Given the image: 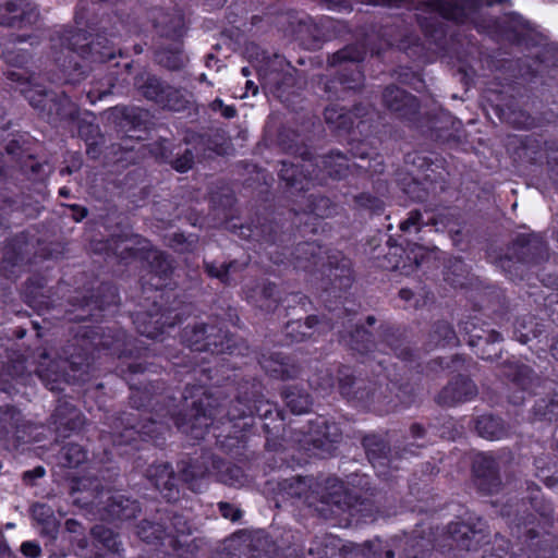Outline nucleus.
I'll use <instances>...</instances> for the list:
<instances>
[{"mask_svg":"<svg viewBox=\"0 0 558 558\" xmlns=\"http://www.w3.org/2000/svg\"><path fill=\"white\" fill-rule=\"evenodd\" d=\"M502 0H432L426 3V11L456 22H464L470 13L483 4H494Z\"/></svg>","mask_w":558,"mask_h":558,"instance_id":"f257e3e1","label":"nucleus"},{"mask_svg":"<svg viewBox=\"0 0 558 558\" xmlns=\"http://www.w3.org/2000/svg\"><path fill=\"white\" fill-rule=\"evenodd\" d=\"M37 10L26 0H10L0 4V24L14 25L16 22L32 23L37 19Z\"/></svg>","mask_w":558,"mask_h":558,"instance_id":"f03ea898","label":"nucleus"},{"mask_svg":"<svg viewBox=\"0 0 558 558\" xmlns=\"http://www.w3.org/2000/svg\"><path fill=\"white\" fill-rule=\"evenodd\" d=\"M476 395L475 385L468 378H458L450 383L438 397L439 403L452 405L471 400Z\"/></svg>","mask_w":558,"mask_h":558,"instance_id":"7ed1b4c3","label":"nucleus"},{"mask_svg":"<svg viewBox=\"0 0 558 558\" xmlns=\"http://www.w3.org/2000/svg\"><path fill=\"white\" fill-rule=\"evenodd\" d=\"M143 95L150 100H154L163 107L171 110H180L181 106L174 101L178 92L170 87H165L157 77H148L146 84L142 87Z\"/></svg>","mask_w":558,"mask_h":558,"instance_id":"20e7f679","label":"nucleus"},{"mask_svg":"<svg viewBox=\"0 0 558 558\" xmlns=\"http://www.w3.org/2000/svg\"><path fill=\"white\" fill-rule=\"evenodd\" d=\"M291 70L284 58L276 56L265 69L258 70V75L265 87L272 88L284 83L288 76H291Z\"/></svg>","mask_w":558,"mask_h":558,"instance_id":"39448f33","label":"nucleus"},{"mask_svg":"<svg viewBox=\"0 0 558 558\" xmlns=\"http://www.w3.org/2000/svg\"><path fill=\"white\" fill-rule=\"evenodd\" d=\"M384 101L388 108L400 112L403 117L416 112L418 108L415 97L395 86L388 87L385 90Z\"/></svg>","mask_w":558,"mask_h":558,"instance_id":"423d86ee","label":"nucleus"},{"mask_svg":"<svg viewBox=\"0 0 558 558\" xmlns=\"http://www.w3.org/2000/svg\"><path fill=\"white\" fill-rule=\"evenodd\" d=\"M214 328H210V332H208V328L205 325L195 326L193 330V335L191 337L185 333V339L191 347H195L196 350H206L211 349L217 351L225 350V344L222 340H218V337L214 335ZM229 345H226V349H229Z\"/></svg>","mask_w":558,"mask_h":558,"instance_id":"0eeeda50","label":"nucleus"},{"mask_svg":"<svg viewBox=\"0 0 558 558\" xmlns=\"http://www.w3.org/2000/svg\"><path fill=\"white\" fill-rule=\"evenodd\" d=\"M147 476L151 480L155 486L160 490H168L166 494L167 498L172 497L173 484V471L168 463H159L153 465L147 471Z\"/></svg>","mask_w":558,"mask_h":558,"instance_id":"6e6552de","label":"nucleus"},{"mask_svg":"<svg viewBox=\"0 0 558 558\" xmlns=\"http://www.w3.org/2000/svg\"><path fill=\"white\" fill-rule=\"evenodd\" d=\"M174 423L178 427L184 428V430L190 433L194 438H203L206 430L213 425L214 418L211 417V413H201V410L196 409V413L193 415L190 426L185 427L186 424L180 418H175Z\"/></svg>","mask_w":558,"mask_h":558,"instance_id":"1a4fd4ad","label":"nucleus"},{"mask_svg":"<svg viewBox=\"0 0 558 558\" xmlns=\"http://www.w3.org/2000/svg\"><path fill=\"white\" fill-rule=\"evenodd\" d=\"M32 513L35 521L41 526L40 533L54 537L59 524L52 510L45 505H36L33 507Z\"/></svg>","mask_w":558,"mask_h":558,"instance_id":"9d476101","label":"nucleus"},{"mask_svg":"<svg viewBox=\"0 0 558 558\" xmlns=\"http://www.w3.org/2000/svg\"><path fill=\"white\" fill-rule=\"evenodd\" d=\"M449 538L457 544V547L470 550L474 546L472 541L475 539L476 543L480 542L477 538V533L472 531L464 523H453L449 526Z\"/></svg>","mask_w":558,"mask_h":558,"instance_id":"9b49d317","label":"nucleus"},{"mask_svg":"<svg viewBox=\"0 0 558 558\" xmlns=\"http://www.w3.org/2000/svg\"><path fill=\"white\" fill-rule=\"evenodd\" d=\"M316 165L323 167L324 171L333 178L344 177L349 167L347 157L339 153L319 158Z\"/></svg>","mask_w":558,"mask_h":558,"instance_id":"f8f14e48","label":"nucleus"},{"mask_svg":"<svg viewBox=\"0 0 558 558\" xmlns=\"http://www.w3.org/2000/svg\"><path fill=\"white\" fill-rule=\"evenodd\" d=\"M316 425H317V427H324L325 430L324 432H320V430L315 432L316 434L312 436V441L317 447L327 446V450H330V447L328 446V444L331 445V444L337 442L340 437L338 427L335 424H331V425L327 424V422L325 420H319L316 423Z\"/></svg>","mask_w":558,"mask_h":558,"instance_id":"ddd939ff","label":"nucleus"},{"mask_svg":"<svg viewBox=\"0 0 558 558\" xmlns=\"http://www.w3.org/2000/svg\"><path fill=\"white\" fill-rule=\"evenodd\" d=\"M478 434L487 439H499L505 435L500 421L493 416H482L476 423Z\"/></svg>","mask_w":558,"mask_h":558,"instance_id":"4468645a","label":"nucleus"},{"mask_svg":"<svg viewBox=\"0 0 558 558\" xmlns=\"http://www.w3.org/2000/svg\"><path fill=\"white\" fill-rule=\"evenodd\" d=\"M284 401L287 407L296 414L304 413L308 410L311 405V400L308 395L296 392L293 390H288L284 392Z\"/></svg>","mask_w":558,"mask_h":558,"instance_id":"2eb2a0df","label":"nucleus"},{"mask_svg":"<svg viewBox=\"0 0 558 558\" xmlns=\"http://www.w3.org/2000/svg\"><path fill=\"white\" fill-rule=\"evenodd\" d=\"M137 506L134 501H130L129 499L122 500V498L119 497V500L114 499L110 505L109 513L111 517L118 519H130L134 515Z\"/></svg>","mask_w":558,"mask_h":558,"instance_id":"dca6fc26","label":"nucleus"},{"mask_svg":"<svg viewBox=\"0 0 558 558\" xmlns=\"http://www.w3.org/2000/svg\"><path fill=\"white\" fill-rule=\"evenodd\" d=\"M137 535L144 542L153 543L162 538L163 530L159 524L145 521L138 525Z\"/></svg>","mask_w":558,"mask_h":558,"instance_id":"f3484780","label":"nucleus"},{"mask_svg":"<svg viewBox=\"0 0 558 558\" xmlns=\"http://www.w3.org/2000/svg\"><path fill=\"white\" fill-rule=\"evenodd\" d=\"M62 454L69 468H76L86 460V452L76 444L68 445Z\"/></svg>","mask_w":558,"mask_h":558,"instance_id":"a211bd4d","label":"nucleus"},{"mask_svg":"<svg viewBox=\"0 0 558 558\" xmlns=\"http://www.w3.org/2000/svg\"><path fill=\"white\" fill-rule=\"evenodd\" d=\"M92 534L106 548L112 551H118V541L111 530H108L102 525H96L93 527Z\"/></svg>","mask_w":558,"mask_h":558,"instance_id":"6ab92c4d","label":"nucleus"},{"mask_svg":"<svg viewBox=\"0 0 558 558\" xmlns=\"http://www.w3.org/2000/svg\"><path fill=\"white\" fill-rule=\"evenodd\" d=\"M157 58L161 64L172 70L181 68L184 62L178 43L175 44L174 50L170 51L169 54L166 51H159Z\"/></svg>","mask_w":558,"mask_h":558,"instance_id":"aec40b11","label":"nucleus"},{"mask_svg":"<svg viewBox=\"0 0 558 558\" xmlns=\"http://www.w3.org/2000/svg\"><path fill=\"white\" fill-rule=\"evenodd\" d=\"M327 489L330 490L327 494L323 495V500L326 504H335L340 505L341 496L343 493V484L337 478H329L326 482Z\"/></svg>","mask_w":558,"mask_h":558,"instance_id":"412c9836","label":"nucleus"},{"mask_svg":"<svg viewBox=\"0 0 558 558\" xmlns=\"http://www.w3.org/2000/svg\"><path fill=\"white\" fill-rule=\"evenodd\" d=\"M22 93L35 108H46L47 102L51 100L50 96L43 89L22 88Z\"/></svg>","mask_w":558,"mask_h":558,"instance_id":"4be33fe9","label":"nucleus"},{"mask_svg":"<svg viewBox=\"0 0 558 558\" xmlns=\"http://www.w3.org/2000/svg\"><path fill=\"white\" fill-rule=\"evenodd\" d=\"M325 119L328 124L337 129L347 128L349 120L348 116L342 112V109L338 110L335 106L326 108Z\"/></svg>","mask_w":558,"mask_h":558,"instance_id":"5701e85b","label":"nucleus"},{"mask_svg":"<svg viewBox=\"0 0 558 558\" xmlns=\"http://www.w3.org/2000/svg\"><path fill=\"white\" fill-rule=\"evenodd\" d=\"M263 366L267 372L271 373L272 376L280 377L282 379L291 378L295 374L294 367L283 362L276 361L274 366L264 362Z\"/></svg>","mask_w":558,"mask_h":558,"instance_id":"b1692460","label":"nucleus"},{"mask_svg":"<svg viewBox=\"0 0 558 558\" xmlns=\"http://www.w3.org/2000/svg\"><path fill=\"white\" fill-rule=\"evenodd\" d=\"M235 268L234 263H230L228 265L221 264L219 266H216L214 264H207L206 269L207 272L216 278H219L222 282H229V277L232 270Z\"/></svg>","mask_w":558,"mask_h":558,"instance_id":"393cba45","label":"nucleus"},{"mask_svg":"<svg viewBox=\"0 0 558 558\" xmlns=\"http://www.w3.org/2000/svg\"><path fill=\"white\" fill-rule=\"evenodd\" d=\"M225 484L230 486H241L244 483V475L240 468L229 466L227 472L221 474L220 478Z\"/></svg>","mask_w":558,"mask_h":558,"instance_id":"a878e982","label":"nucleus"},{"mask_svg":"<svg viewBox=\"0 0 558 558\" xmlns=\"http://www.w3.org/2000/svg\"><path fill=\"white\" fill-rule=\"evenodd\" d=\"M280 177L288 182L289 185L294 186L301 183V180L295 175V167L293 165L282 163Z\"/></svg>","mask_w":558,"mask_h":558,"instance_id":"bb28decb","label":"nucleus"},{"mask_svg":"<svg viewBox=\"0 0 558 558\" xmlns=\"http://www.w3.org/2000/svg\"><path fill=\"white\" fill-rule=\"evenodd\" d=\"M421 213L411 211L408 219L400 223V229L402 231H410L412 228H415V230L418 231L421 227Z\"/></svg>","mask_w":558,"mask_h":558,"instance_id":"cd10ccee","label":"nucleus"},{"mask_svg":"<svg viewBox=\"0 0 558 558\" xmlns=\"http://www.w3.org/2000/svg\"><path fill=\"white\" fill-rule=\"evenodd\" d=\"M219 509L221 515L226 519H230L231 521H236L241 517V511L232 505L220 502Z\"/></svg>","mask_w":558,"mask_h":558,"instance_id":"c85d7f7f","label":"nucleus"},{"mask_svg":"<svg viewBox=\"0 0 558 558\" xmlns=\"http://www.w3.org/2000/svg\"><path fill=\"white\" fill-rule=\"evenodd\" d=\"M439 336L441 337L442 345L454 344L456 335L452 328L446 324H442L438 328Z\"/></svg>","mask_w":558,"mask_h":558,"instance_id":"c756f323","label":"nucleus"},{"mask_svg":"<svg viewBox=\"0 0 558 558\" xmlns=\"http://www.w3.org/2000/svg\"><path fill=\"white\" fill-rule=\"evenodd\" d=\"M310 383L311 386H313L315 389H322L324 392H327L329 389L333 387V380L328 373L324 374V376L322 377V383L315 378L311 379Z\"/></svg>","mask_w":558,"mask_h":558,"instance_id":"7c9ffc66","label":"nucleus"},{"mask_svg":"<svg viewBox=\"0 0 558 558\" xmlns=\"http://www.w3.org/2000/svg\"><path fill=\"white\" fill-rule=\"evenodd\" d=\"M21 550L26 557L31 558H37L41 553L39 545L34 542H24Z\"/></svg>","mask_w":558,"mask_h":558,"instance_id":"2f4dec72","label":"nucleus"},{"mask_svg":"<svg viewBox=\"0 0 558 558\" xmlns=\"http://www.w3.org/2000/svg\"><path fill=\"white\" fill-rule=\"evenodd\" d=\"M193 163V157L190 153L185 154L182 158H179L174 162V168L180 172L187 171Z\"/></svg>","mask_w":558,"mask_h":558,"instance_id":"473e14b6","label":"nucleus"},{"mask_svg":"<svg viewBox=\"0 0 558 558\" xmlns=\"http://www.w3.org/2000/svg\"><path fill=\"white\" fill-rule=\"evenodd\" d=\"M138 331L148 338H156L160 333L163 332L160 328H157V327L151 328L150 326H147V325H140Z\"/></svg>","mask_w":558,"mask_h":558,"instance_id":"72a5a7b5","label":"nucleus"},{"mask_svg":"<svg viewBox=\"0 0 558 558\" xmlns=\"http://www.w3.org/2000/svg\"><path fill=\"white\" fill-rule=\"evenodd\" d=\"M45 475V469L43 466H37L32 471H26L24 473V481L31 482L34 478H39Z\"/></svg>","mask_w":558,"mask_h":558,"instance_id":"f704fd0d","label":"nucleus"},{"mask_svg":"<svg viewBox=\"0 0 558 558\" xmlns=\"http://www.w3.org/2000/svg\"><path fill=\"white\" fill-rule=\"evenodd\" d=\"M513 22L517 24L518 28H515V32H518L519 36H523L525 32L529 31V23L524 21L521 16H513Z\"/></svg>","mask_w":558,"mask_h":558,"instance_id":"c9c22d12","label":"nucleus"},{"mask_svg":"<svg viewBox=\"0 0 558 558\" xmlns=\"http://www.w3.org/2000/svg\"><path fill=\"white\" fill-rule=\"evenodd\" d=\"M352 342L354 343L353 344V348L355 350H360V345H359V338L361 339H364V338H368V332L365 330V329H356V335H353L352 337Z\"/></svg>","mask_w":558,"mask_h":558,"instance_id":"e433bc0d","label":"nucleus"},{"mask_svg":"<svg viewBox=\"0 0 558 558\" xmlns=\"http://www.w3.org/2000/svg\"><path fill=\"white\" fill-rule=\"evenodd\" d=\"M316 322V318L315 317H308L304 324V327H306L307 329L312 328L313 327V324ZM294 326H296L298 328H301L303 327V325L301 324H292V325H289V328H291L292 330H294Z\"/></svg>","mask_w":558,"mask_h":558,"instance_id":"4c0bfd02","label":"nucleus"},{"mask_svg":"<svg viewBox=\"0 0 558 558\" xmlns=\"http://www.w3.org/2000/svg\"><path fill=\"white\" fill-rule=\"evenodd\" d=\"M221 113L225 118H233L235 116V109L231 106H225L222 109H221Z\"/></svg>","mask_w":558,"mask_h":558,"instance_id":"58836bf2","label":"nucleus"},{"mask_svg":"<svg viewBox=\"0 0 558 558\" xmlns=\"http://www.w3.org/2000/svg\"><path fill=\"white\" fill-rule=\"evenodd\" d=\"M336 57L341 60H345V59H351L354 61L359 60V57L351 56L349 50H342V51L338 52Z\"/></svg>","mask_w":558,"mask_h":558,"instance_id":"ea45409f","label":"nucleus"},{"mask_svg":"<svg viewBox=\"0 0 558 558\" xmlns=\"http://www.w3.org/2000/svg\"><path fill=\"white\" fill-rule=\"evenodd\" d=\"M248 90H251L252 95L257 94V86L252 81L246 82V93L242 97L247 96Z\"/></svg>","mask_w":558,"mask_h":558,"instance_id":"a19ab883","label":"nucleus"},{"mask_svg":"<svg viewBox=\"0 0 558 558\" xmlns=\"http://www.w3.org/2000/svg\"><path fill=\"white\" fill-rule=\"evenodd\" d=\"M302 252L304 253H311L313 256H314V252L316 250V246L312 243H306L305 245H303L301 248H300Z\"/></svg>","mask_w":558,"mask_h":558,"instance_id":"79ce46f5","label":"nucleus"},{"mask_svg":"<svg viewBox=\"0 0 558 558\" xmlns=\"http://www.w3.org/2000/svg\"><path fill=\"white\" fill-rule=\"evenodd\" d=\"M66 529L70 531V532H76V527H77V522L74 521V520H68L66 523Z\"/></svg>","mask_w":558,"mask_h":558,"instance_id":"37998d69","label":"nucleus"},{"mask_svg":"<svg viewBox=\"0 0 558 558\" xmlns=\"http://www.w3.org/2000/svg\"><path fill=\"white\" fill-rule=\"evenodd\" d=\"M213 109L214 110H217V109H222L225 107L223 102L221 99H216L213 101V105H211Z\"/></svg>","mask_w":558,"mask_h":558,"instance_id":"c03bdc74","label":"nucleus"},{"mask_svg":"<svg viewBox=\"0 0 558 558\" xmlns=\"http://www.w3.org/2000/svg\"><path fill=\"white\" fill-rule=\"evenodd\" d=\"M400 296H401L402 299H404V300H410V299H411V296H412V293H411V291H410V290H404V289H403V290H401V291H400Z\"/></svg>","mask_w":558,"mask_h":558,"instance_id":"a18cd8bd","label":"nucleus"},{"mask_svg":"<svg viewBox=\"0 0 558 558\" xmlns=\"http://www.w3.org/2000/svg\"><path fill=\"white\" fill-rule=\"evenodd\" d=\"M86 216V210L84 208L78 209V214L75 215V220L80 221Z\"/></svg>","mask_w":558,"mask_h":558,"instance_id":"49530a36","label":"nucleus"},{"mask_svg":"<svg viewBox=\"0 0 558 558\" xmlns=\"http://www.w3.org/2000/svg\"><path fill=\"white\" fill-rule=\"evenodd\" d=\"M153 256H154V259L156 260H161L163 263H166V259H165V256L162 253H159V252H154L153 253Z\"/></svg>","mask_w":558,"mask_h":558,"instance_id":"de8ad7c7","label":"nucleus"},{"mask_svg":"<svg viewBox=\"0 0 558 558\" xmlns=\"http://www.w3.org/2000/svg\"><path fill=\"white\" fill-rule=\"evenodd\" d=\"M481 459H482V461H483L484 463H486V464H487V468H488V470L490 471L492 465H493V461H492L490 459H488L487 457H482Z\"/></svg>","mask_w":558,"mask_h":558,"instance_id":"09e8293b","label":"nucleus"},{"mask_svg":"<svg viewBox=\"0 0 558 558\" xmlns=\"http://www.w3.org/2000/svg\"><path fill=\"white\" fill-rule=\"evenodd\" d=\"M38 375H39V377H40L43 380H46V379L48 378V376L44 373V371H43V369H39V371H38Z\"/></svg>","mask_w":558,"mask_h":558,"instance_id":"8fccbe9b","label":"nucleus"},{"mask_svg":"<svg viewBox=\"0 0 558 558\" xmlns=\"http://www.w3.org/2000/svg\"><path fill=\"white\" fill-rule=\"evenodd\" d=\"M59 193H60V195H62V196H68L69 191H68L65 187H62V189H60V192H59Z\"/></svg>","mask_w":558,"mask_h":558,"instance_id":"3c124183","label":"nucleus"},{"mask_svg":"<svg viewBox=\"0 0 558 558\" xmlns=\"http://www.w3.org/2000/svg\"><path fill=\"white\" fill-rule=\"evenodd\" d=\"M250 73H251V72H250L248 68H243V69H242V74H243V76H248V75H250Z\"/></svg>","mask_w":558,"mask_h":558,"instance_id":"603ef678","label":"nucleus"},{"mask_svg":"<svg viewBox=\"0 0 558 558\" xmlns=\"http://www.w3.org/2000/svg\"><path fill=\"white\" fill-rule=\"evenodd\" d=\"M415 263H416V266H421L423 264V256L421 257V259H418L417 255H415Z\"/></svg>","mask_w":558,"mask_h":558,"instance_id":"864d4df0","label":"nucleus"},{"mask_svg":"<svg viewBox=\"0 0 558 558\" xmlns=\"http://www.w3.org/2000/svg\"><path fill=\"white\" fill-rule=\"evenodd\" d=\"M386 556H387V558H392L393 553L391 550H387Z\"/></svg>","mask_w":558,"mask_h":558,"instance_id":"5fc2aeb1","label":"nucleus"},{"mask_svg":"<svg viewBox=\"0 0 558 558\" xmlns=\"http://www.w3.org/2000/svg\"><path fill=\"white\" fill-rule=\"evenodd\" d=\"M122 248H123L124 251H129L131 247L128 245V243H124Z\"/></svg>","mask_w":558,"mask_h":558,"instance_id":"6e6d98bb","label":"nucleus"},{"mask_svg":"<svg viewBox=\"0 0 558 558\" xmlns=\"http://www.w3.org/2000/svg\"><path fill=\"white\" fill-rule=\"evenodd\" d=\"M169 263H166V268H162L161 271L165 272L167 268H169Z\"/></svg>","mask_w":558,"mask_h":558,"instance_id":"4d7b16f0","label":"nucleus"},{"mask_svg":"<svg viewBox=\"0 0 558 558\" xmlns=\"http://www.w3.org/2000/svg\"><path fill=\"white\" fill-rule=\"evenodd\" d=\"M421 27L427 28L426 25H424L423 21L420 19Z\"/></svg>","mask_w":558,"mask_h":558,"instance_id":"13d9d810","label":"nucleus"},{"mask_svg":"<svg viewBox=\"0 0 558 558\" xmlns=\"http://www.w3.org/2000/svg\"><path fill=\"white\" fill-rule=\"evenodd\" d=\"M368 323L372 325L374 323V318L373 317H368Z\"/></svg>","mask_w":558,"mask_h":558,"instance_id":"bf43d9fd","label":"nucleus"},{"mask_svg":"<svg viewBox=\"0 0 558 558\" xmlns=\"http://www.w3.org/2000/svg\"><path fill=\"white\" fill-rule=\"evenodd\" d=\"M77 427V424L76 423H73L72 426L70 427L71 429H74Z\"/></svg>","mask_w":558,"mask_h":558,"instance_id":"052dcab7","label":"nucleus"},{"mask_svg":"<svg viewBox=\"0 0 558 558\" xmlns=\"http://www.w3.org/2000/svg\"><path fill=\"white\" fill-rule=\"evenodd\" d=\"M356 76H357V78H356L355 81H359V80L361 78V73H360V72H357V73H356Z\"/></svg>","mask_w":558,"mask_h":558,"instance_id":"680f3d73","label":"nucleus"},{"mask_svg":"<svg viewBox=\"0 0 558 558\" xmlns=\"http://www.w3.org/2000/svg\"><path fill=\"white\" fill-rule=\"evenodd\" d=\"M101 344L105 345V347H109L110 345L107 341L102 342Z\"/></svg>","mask_w":558,"mask_h":558,"instance_id":"e2e57ef3","label":"nucleus"},{"mask_svg":"<svg viewBox=\"0 0 558 558\" xmlns=\"http://www.w3.org/2000/svg\"><path fill=\"white\" fill-rule=\"evenodd\" d=\"M362 2L369 4V0H361Z\"/></svg>","mask_w":558,"mask_h":558,"instance_id":"0e129e2a","label":"nucleus"}]
</instances>
